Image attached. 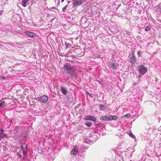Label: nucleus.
<instances>
[{
  "label": "nucleus",
  "instance_id": "obj_1",
  "mask_svg": "<svg viewBox=\"0 0 161 161\" xmlns=\"http://www.w3.org/2000/svg\"><path fill=\"white\" fill-rule=\"evenodd\" d=\"M9 99L7 98H3L0 100V108H3L4 104H10Z\"/></svg>",
  "mask_w": 161,
  "mask_h": 161
},
{
  "label": "nucleus",
  "instance_id": "obj_2",
  "mask_svg": "<svg viewBox=\"0 0 161 161\" xmlns=\"http://www.w3.org/2000/svg\"><path fill=\"white\" fill-rule=\"evenodd\" d=\"M129 59L130 62L131 64H134L136 62V59L134 53L132 52L131 54L129 56Z\"/></svg>",
  "mask_w": 161,
  "mask_h": 161
},
{
  "label": "nucleus",
  "instance_id": "obj_3",
  "mask_svg": "<svg viewBox=\"0 0 161 161\" xmlns=\"http://www.w3.org/2000/svg\"><path fill=\"white\" fill-rule=\"evenodd\" d=\"M147 69L143 66L141 65L138 67V71L141 74H144L147 72Z\"/></svg>",
  "mask_w": 161,
  "mask_h": 161
},
{
  "label": "nucleus",
  "instance_id": "obj_4",
  "mask_svg": "<svg viewBox=\"0 0 161 161\" xmlns=\"http://www.w3.org/2000/svg\"><path fill=\"white\" fill-rule=\"evenodd\" d=\"M73 4L75 6H80L85 2V0H73Z\"/></svg>",
  "mask_w": 161,
  "mask_h": 161
},
{
  "label": "nucleus",
  "instance_id": "obj_5",
  "mask_svg": "<svg viewBox=\"0 0 161 161\" xmlns=\"http://www.w3.org/2000/svg\"><path fill=\"white\" fill-rule=\"evenodd\" d=\"M64 69L65 70H67L68 73L71 70H72L73 69V67L71 66L69 64H66L64 65L63 67Z\"/></svg>",
  "mask_w": 161,
  "mask_h": 161
},
{
  "label": "nucleus",
  "instance_id": "obj_6",
  "mask_svg": "<svg viewBox=\"0 0 161 161\" xmlns=\"http://www.w3.org/2000/svg\"><path fill=\"white\" fill-rule=\"evenodd\" d=\"M25 33L28 36L31 38H34L36 36L35 33L27 31H25Z\"/></svg>",
  "mask_w": 161,
  "mask_h": 161
},
{
  "label": "nucleus",
  "instance_id": "obj_7",
  "mask_svg": "<svg viewBox=\"0 0 161 161\" xmlns=\"http://www.w3.org/2000/svg\"><path fill=\"white\" fill-rule=\"evenodd\" d=\"M109 64L110 67L114 70L116 69L118 66V64L114 62H110Z\"/></svg>",
  "mask_w": 161,
  "mask_h": 161
},
{
  "label": "nucleus",
  "instance_id": "obj_8",
  "mask_svg": "<svg viewBox=\"0 0 161 161\" xmlns=\"http://www.w3.org/2000/svg\"><path fill=\"white\" fill-rule=\"evenodd\" d=\"M85 119L86 120H90L93 121H96V118L94 116L91 115H88L86 116Z\"/></svg>",
  "mask_w": 161,
  "mask_h": 161
},
{
  "label": "nucleus",
  "instance_id": "obj_9",
  "mask_svg": "<svg viewBox=\"0 0 161 161\" xmlns=\"http://www.w3.org/2000/svg\"><path fill=\"white\" fill-rule=\"evenodd\" d=\"M38 100L42 103H45L46 102L47 100V97L45 96H42L40 98L38 99Z\"/></svg>",
  "mask_w": 161,
  "mask_h": 161
},
{
  "label": "nucleus",
  "instance_id": "obj_10",
  "mask_svg": "<svg viewBox=\"0 0 161 161\" xmlns=\"http://www.w3.org/2000/svg\"><path fill=\"white\" fill-rule=\"evenodd\" d=\"M68 74H70L72 77L74 78H75L77 76L75 70L74 69L71 70L69 72Z\"/></svg>",
  "mask_w": 161,
  "mask_h": 161
},
{
  "label": "nucleus",
  "instance_id": "obj_11",
  "mask_svg": "<svg viewBox=\"0 0 161 161\" xmlns=\"http://www.w3.org/2000/svg\"><path fill=\"white\" fill-rule=\"evenodd\" d=\"M78 153V148L76 146H75L71 152V154L76 155Z\"/></svg>",
  "mask_w": 161,
  "mask_h": 161
},
{
  "label": "nucleus",
  "instance_id": "obj_12",
  "mask_svg": "<svg viewBox=\"0 0 161 161\" xmlns=\"http://www.w3.org/2000/svg\"><path fill=\"white\" fill-rule=\"evenodd\" d=\"M100 119L103 121L110 120L109 115L104 116L100 117Z\"/></svg>",
  "mask_w": 161,
  "mask_h": 161
},
{
  "label": "nucleus",
  "instance_id": "obj_13",
  "mask_svg": "<svg viewBox=\"0 0 161 161\" xmlns=\"http://www.w3.org/2000/svg\"><path fill=\"white\" fill-rule=\"evenodd\" d=\"M109 120H116L118 118L117 116H112L111 115H109Z\"/></svg>",
  "mask_w": 161,
  "mask_h": 161
},
{
  "label": "nucleus",
  "instance_id": "obj_14",
  "mask_svg": "<svg viewBox=\"0 0 161 161\" xmlns=\"http://www.w3.org/2000/svg\"><path fill=\"white\" fill-rule=\"evenodd\" d=\"M29 0H23L22 2V4L23 6L25 7L26 6V3Z\"/></svg>",
  "mask_w": 161,
  "mask_h": 161
},
{
  "label": "nucleus",
  "instance_id": "obj_15",
  "mask_svg": "<svg viewBox=\"0 0 161 161\" xmlns=\"http://www.w3.org/2000/svg\"><path fill=\"white\" fill-rule=\"evenodd\" d=\"M4 138L3 136V130L1 129L0 131V139L3 138Z\"/></svg>",
  "mask_w": 161,
  "mask_h": 161
},
{
  "label": "nucleus",
  "instance_id": "obj_16",
  "mask_svg": "<svg viewBox=\"0 0 161 161\" xmlns=\"http://www.w3.org/2000/svg\"><path fill=\"white\" fill-rule=\"evenodd\" d=\"M85 124L88 126L90 127L92 125V123L91 122H85Z\"/></svg>",
  "mask_w": 161,
  "mask_h": 161
},
{
  "label": "nucleus",
  "instance_id": "obj_17",
  "mask_svg": "<svg viewBox=\"0 0 161 161\" xmlns=\"http://www.w3.org/2000/svg\"><path fill=\"white\" fill-rule=\"evenodd\" d=\"M21 149L22 150V151H23V154L25 156L26 155V151L24 149V148H23V146H21Z\"/></svg>",
  "mask_w": 161,
  "mask_h": 161
},
{
  "label": "nucleus",
  "instance_id": "obj_18",
  "mask_svg": "<svg viewBox=\"0 0 161 161\" xmlns=\"http://www.w3.org/2000/svg\"><path fill=\"white\" fill-rule=\"evenodd\" d=\"M65 44L66 48H70L71 46L70 44L69 43H65Z\"/></svg>",
  "mask_w": 161,
  "mask_h": 161
},
{
  "label": "nucleus",
  "instance_id": "obj_19",
  "mask_svg": "<svg viewBox=\"0 0 161 161\" xmlns=\"http://www.w3.org/2000/svg\"><path fill=\"white\" fill-rule=\"evenodd\" d=\"M156 11L157 12H160L161 11V8L160 6H158L156 7Z\"/></svg>",
  "mask_w": 161,
  "mask_h": 161
},
{
  "label": "nucleus",
  "instance_id": "obj_20",
  "mask_svg": "<svg viewBox=\"0 0 161 161\" xmlns=\"http://www.w3.org/2000/svg\"><path fill=\"white\" fill-rule=\"evenodd\" d=\"M151 29V28L150 26H147L145 28V31H149Z\"/></svg>",
  "mask_w": 161,
  "mask_h": 161
},
{
  "label": "nucleus",
  "instance_id": "obj_21",
  "mask_svg": "<svg viewBox=\"0 0 161 161\" xmlns=\"http://www.w3.org/2000/svg\"><path fill=\"white\" fill-rule=\"evenodd\" d=\"M125 117L129 118L131 116V115L130 114H127L124 115Z\"/></svg>",
  "mask_w": 161,
  "mask_h": 161
},
{
  "label": "nucleus",
  "instance_id": "obj_22",
  "mask_svg": "<svg viewBox=\"0 0 161 161\" xmlns=\"http://www.w3.org/2000/svg\"><path fill=\"white\" fill-rule=\"evenodd\" d=\"M100 108L102 110H103V109H104V108H105V107H104V105L103 104L100 105Z\"/></svg>",
  "mask_w": 161,
  "mask_h": 161
},
{
  "label": "nucleus",
  "instance_id": "obj_23",
  "mask_svg": "<svg viewBox=\"0 0 161 161\" xmlns=\"http://www.w3.org/2000/svg\"><path fill=\"white\" fill-rule=\"evenodd\" d=\"M61 91H66V89L64 86H62L61 87Z\"/></svg>",
  "mask_w": 161,
  "mask_h": 161
},
{
  "label": "nucleus",
  "instance_id": "obj_24",
  "mask_svg": "<svg viewBox=\"0 0 161 161\" xmlns=\"http://www.w3.org/2000/svg\"><path fill=\"white\" fill-rule=\"evenodd\" d=\"M67 5H66L63 8L62 11L63 12H64L67 9Z\"/></svg>",
  "mask_w": 161,
  "mask_h": 161
},
{
  "label": "nucleus",
  "instance_id": "obj_25",
  "mask_svg": "<svg viewBox=\"0 0 161 161\" xmlns=\"http://www.w3.org/2000/svg\"><path fill=\"white\" fill-rule=\"evenodd\" d=\"M24 95L25 96V97L26 98H27L28 96L27 95V91H25V92H24Z\"/></svg>",
  "mask_w": 161,
  "mask_h": 161
},
{
  "label": "nucleus",
  "instance_id": "obj_26",
  "mask_svg": "<svg viewBox=\"0 0 161 161\" xmlns=\"http://www.w3.org/2000/svg\"><path fill=\"white\" fill-rule=\"evenodd\" d=\"M129 136H131L132 138H134V136L133 135V134L132 133H130L129 134Z\"/></svg>",
  "mask_w": 161,
  "mask_h": 161
},
{
  "label": "nucleus",
  "instance_id": "obj_27",
  "mask_svg": "<svg viewBox=\"0 0 161 161\" xmlns=\"http://www.w3.org/2000/svg\"><path fill=\"white\" fill-rule=\"evenodd\" d=\"M137 54L139 56H140V57L142 55V53H141V52H140L139 51H138Z\"/></svg>",
  "mask_w": 161,
  "mask_h": 161
},
{
  "label": "nucleus",
  "instance_id": "obj_28",
  "mask_svg": "<svg viewBox=\"0 0 161 161\" xmlns=\"http://www.w3.org/2000/svg\"><path fill=\"white\" fill-rule=\"evenodd\" d=\"M62 93L65 95H67V91H62Z\"/></svg>",
  "mask_w": 161,
  "mask_h": 161
},
{
  "label": "nucleus",
  "instance_id": "obj_29",
  "mask_svg": "<svg viewBox=\"0 0 161 161\" xmlns=\"http://www.w3.org/2000/svg\"><path fill=\"white\" fill-rule=\"evenodd\" d=\"M0 78L2 79L3 80H4L5 79V78L1 75H0Z\"/></svg>",
  "mask_w": 161,
  "mask_h": 161
},
{
  "label": "nucleus",
  "instance_id": "obj_30",
  "mask_svg": "<svg viewBox=\"0 0 161 161\" xmlns=\"http://www.w3.org/2000/svg\"><path fill=\"white\" fill-rule=\"evenodd\" d=\"M86 93L87 94H88L89 96V97H92V96L90 94H89V93H88V92H86Z\"/></svg>",
  "mask_w": 161,
  "mask_h": 161
},
{
  "label": "nucleus",
  "instance_id": "obj_31",
  "mask_svg": "<svg viewBox=\"0 0 161 161\" xmlns=\"http://www.w3.org/2000/svg\"><path fill=\"white\" fill-rule=\"evenodd\" d=\"M3 136H4V137H7V134H4V133H3Z\"/></svg>",
  "mask_w": 161,
  "mask_h": 161
},
{
  "label": "nucleus",
  "instance_id": "obj_32",
  "mask_svg": "<svg viewBox=\"0 0 161 161\" xmlns=\"http://www.w3.org/2000/svg\"><path fill=\"white\" fill-rule=\"evenodd\" d=\"M18 156H19V157H21V154H19V153H18Z\"/></svg>",
  "mask_w": 161,
  "mask_h": 161
},
{
  "label": "nucleus",
  "instance_id": "obj_33",
  "mask_svg": "<svg viewBox=\"0 0 161 161\" xmlns=\"http://www.w3.org/2000/svg\"><path fill=\"white\" fill-rule=\"evenodd\" d=\"M2 14V11L0 10V15H1Z\"/></svg>",
  "mask_w": 161,
  "mask_h": 161
},
{
  "label": "nucleus",
  "instance_id": "obj_34",
  "mask_svg": "<svg viewBox=\"0 0 161 161\" xmlns=\"http://www.w3.org/2000/svg\"><path fill=\"white\" fill-rule=\"evenodd\" d=\"M101 56L100 55H98L97 57L98 58H100Z\"/></svg>",
  "mask_w": 161,
  "mask_h": 161
},
{
  "label": "nucleus",
  "instance_id": "obj_35",
  "mask_svg": "<svg viewBox=\"0 0 161 161\" xmlns=\"http://www.w3.org/2000/svg\"><path fill=\"white\" fill-rule=\"evenodd\" d=\"M52 8H53V9H56V8H55V7H53Z\"/></svg>",
  "mask_w": 161,
  "mask_h": 161
},
{
  "label": "nucleus",
  "instance_id": "obj_36",
  "mask_svg": "<svg viewBox=\"0 0 161 161\" xmlns=\"http://www.w3.org/2000/svg\"><path fill=\"white\" fill-rule=\"evenodd\" d=\"M30 103V104H31V105H33V103Z\"/></svg>",
  "mask_w": 161,
  "mask_h": 161
},
{
  "label": "nucleus",
  "instance_id": "obj_37",
  "mask_svg": "<svg viewBox=\"0 0 161 161\" xmlns=\"http://www.w3.org/2000/svg\"><path fill=\"white\" fill-rule=\"evenodd\" d=\"M64 0H61V2H63L64 1Z\"/></svg>",
  "mask_w": 161,
  "mask_h": 161
},
{
  "label": "nucleus",
  "instance_id": "obj_38",
  "mask_svg": "<svg viewBox=\"0 0 161 161\" xmlns=\"http://www.w3.org/2000/svg\"><path fill=\"white\" fill-rule=\"evenodd\" d=\"M136 83H134V85H136Z\"/></svg>",
  "mask_w": 161,
  "mask_h": 161
},
{
  "label": "nucleus",
  "instance_id": "obj_39",
  "mask_svg": "<svg viewBox=\"0 0 161 161\" xmlns=\"http://www.w3.org/2000/svg\"><path fill=\"white\" fill-rule=\"evenodd\" d=\"M26 149H27V146L26 145Z\"/></svg>",
  "mask_w": 161,
  "mask_h": 161
},
{
  "label": "nucleus",
  "instance_id": "obj_40",
  "mask_svg": "<svg viewBox=\"0 0 161 161\" xmlns=\"http://www.w3.org/2000/svg\"><path fill=\"white\" fill-rule=\"evenodd\" d=\"M155 81H157V80H156V79Z\"/></svg>",
  "mask_w": 161,
  "mask_h": 161
},
{
  "label": "nucleus",
  "instance_id": "obj_41",
  "mask_svg": "<svg viewBox=\"0 0 161 161\" xmlns=\"http://www.w3.org/2000/svg\"><path fill=\"white\" fill-rule=\"evenodd\" d=\"M155 81H157V80H156V79Z\"/></svg>",
  "mask_w": 161,
  "mask_h": 161
}]
</instances>
